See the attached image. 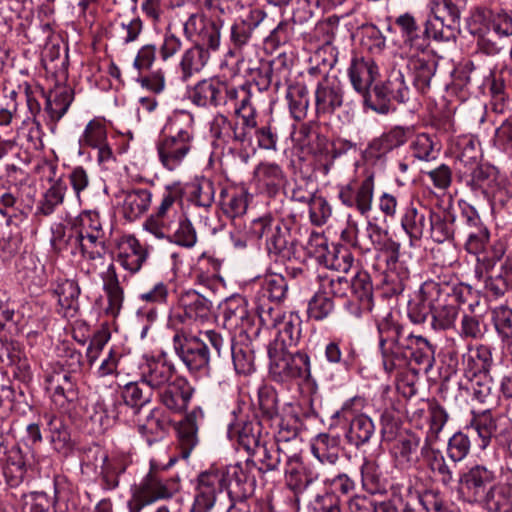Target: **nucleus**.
Listing matches in <instances>:
<instances>
[{
  "instance_id": "obj_2",
  "label": "nucleus",
  "mask_w": 512,
  "mask_h": 512,
  "mask_svg": "<svg viewBox=\"0 0 512 512\" xmlns=\"http://www.w3.org/2000/svg\"><path fill=\"white\" fill-rule=\"evenodd\" d=\"M418 302L410 304L408 316L415 324H424L434 331L454 326L458 316L455 297H450L449 286L433 280L425 281L418 291Z\"/></svg>"
},
{
  "instance_id": "obj_56",
  "label": "nucleus",
  "mask_w": 512,
  "mask_h": 512,
  "mask_svg": "<svg viewBox=\"0 0 512 512\" xmlns=\"http://www.w3.org/2000/svg\"><path fill=\"white\" fill-rule=\"evenodd\" d=\"M495 181L496 172L492 167L476 165L472 169L466 183L473 191H480L481 193L488 195L493 193Z\"/></svg>"
},
{
  "instance_id": "obj_3",
  "label": "nucleus",
  "mask_w": 512,
  "mask_h": 512,
  "mask_svg": "<svg viewBox=\"0 0 512 512\" xmlns=\"http://www.w3.org/2000/svg\"><path fill=\"white\" fill-rule=\"evenodd\" d=\"M222 20H207L202 13H192L183 23V33L187 39H196V44L187 49L179 66L182 79H189L199 72L209 60V51H217L221 43Z\"/></svg>"
},
{
  "instance_id": "obj_24",
  "label": "nucleus",
  "mask_w": 512,
  "mask_h": 512,
  "mask_svg": "<svg viewBox=\"0 0 512 512\" xmlns=\"http://www.w3.org/2000/svg\"><path fill=\"white\" fill-rule=\"evenodd\" d=\"M204 420L201 407L193 408L179 423L177 428L180 455L187 459L198 444V426Z\"/></svg>"
},
{
  "instance_id": "obj_51",
  "label": "nucleus",
  "mask_w": 512,
  "mask_h": 512,
  "mask_svg": "<svg viewBox=\"0 0 512 512\" xmlns=\"http://www.w3.org/2000/svg\"><path fill=\"white\" fill-rule=\"evenodd\" d=\"M467 428L477 433L479 438L478 447L485 449L496 433L497 423L490 410H485L482 413L474 414Z\"/></svg>"
},
{
  "instance_id": "obj_38",
  "label": "nucleus",
  "mask_w": 512,
  "mask_h": 512,
  "mask_svg": "<svg viewBox=\"0 0 512 512\" xmlns=\"http://www.w3.org/2000/svg\"><path fill=\"white\" fill-rule=\"evenodd\" d=\"M433 210L427 208L421 203H411L405 210L401 219V225L411 239L419 240L422 238L426 229V218Z\"/></svg>"
},
{
  "instance_id": "obj_55",
  "label": "nucleus",
  "mask_w": 512,
  "mask_h": 512,
  "mask_svg": "<svg viewBox=\"0 0 512 512\" xmlns=\"http://www.w3.org/2000/svg\"><path fill=\"white\" fill-rule=\"evenodd\" d=\"M422 455L427 461L430 470L439 477V480L446 486L453 482V471L446 463L440 450L432 449L425 445L421 449Z\"/></svg>"
},
{
  "instance_id": "obj_59",
  "label": "nucleus",
  "mask_w": 512,
  "mask_h": 512,
  "mask_svg": "<svg viewBox=\"0 0 512 512\" xmlns=\"http://www.w3.org/2000/svg\"><path fill=\"white\" fill-rule=\"evenodd\" d=\"M319 289L329 297H348L350 291L349 279L336 274H323L318 276Z\"/></svg>"
},
{
  "instance_id": "obj_22",
  "label": "nucleus",
  "mask_w": 512,
  "mask_h": 512,
  "mask_svg": "<svg viewBox=\"0 0 512 512\" xmlns=\"http://www.w3.org/2000/svg\"><path fill=\"white\" fill-rule=\"evenodd\" d=\"M234 420L228 425V436L236 439L249 454H252L261 444L260 424L246 420L242 415L232 412Z\"/></svg>"
},
{
  "instance_id": "obj_6",
  "label": "nucleus",
  "mask_w": 512,
  "mask_h": 512,
  "mask_svg": "<svg viewBox=\"0 0 512 512\" xmlns=\"http://www.w3.org/2000/svg\"><path fill=\"white\" fill-rule=\"evenodd\" d=\"M270 373L280 382L292 379H308L310 376V359L306 353H288L279 347H269Z\"/></svg>"
},
{
  "instance_id": "obj_27",
  "label": "nucleus",
  "mask_w": 512,
  "mask_h": 512,
  "mask_svg": "<svg viewBox=\"0 0 512 512\" xmlns=\"http://www.w3.org/2000/svg\"><path fill=\"white\" fill-rule=\"evenodd\" d=\"M118 249L117 261L131 273L138 272L148 257L146 247L134 235L124 236Z\"/></svg>"
},
{
  "instance_id": "obj_12",
  "label": "nucleus",
  "mask_w": 512,
  "mask_h": 512,
  "mask_svg": "<svg viewBox=\"0 0 512 512\" xmlns=\"http://www.w3.org/2000/svg\"><path fill=\"white\" fill-rule=\"evenodd\" d=\"M300 442L296 435L285 438L279 435L274 442H263L251 455L258 463L260 472L275 471L282 462L296 459V449Z\"/></svg>"
},
{
  "instance_id": "obj_7",
  "label": "nucleus",
  "mask_w": 512,
  "mask_h": 512,
  "mask_svg": "<svg viewBox=\"0 0 512 512\" xmlns=\"http://www.w3.org/2000/svg\"><path fill=\"white\" fill-rule=\"evenodd\" d=\"M176 490L171 481L149 472L139 484L132 487V495L127 503L128 510L129 512H141L148 505L171 498Z\"/></svg>"
},
{
  "instance_id": "obj_30",
  "label": "nucleus",
  "mask_w": 512,
  "mask_h": 512,
  "mask_svg": "<svg viewBox=\"0 0 512 512\" xmlns=\"http://www.w3.org/2000/svg\"><path fill=\"white\" fill-rule=\"evenodd\" d=\"M254 179L262 191L269 196L278 193L286 181L283 169L274 162H261L254 170Z\"/></svg>"
},
{
  "instance_id": "obj_36",
  "label": "nucleus",
  "mask_w": 512,
  "mask_h": 512,
  "mask_svg": "<svg viewBox=\"0 0 512 512\" xmlns=\"http://www.w3.org/2000/svg\"><path fill=\"white\" fill-rule=\"evenodd\" d=\"M430 237L437 243L451 241L457 238L458 217L450 212H430Z\"/></svg>"
},
{
  "instance_id": "obj_44",
  "label": "nucleus",
  "mask_w": 512,
  "mask_h": 512,
  "mask_svg": "<svg viewBox=\"0 0 512 512\" xmlns=\"http://www.w3.org/2000/svg\"><path fill=\"white\" fill-rule=\"evenodd\" d=\"M311 450L322 464L334 465L339 460L340 438L326 433L319 434L314 439Z\"/></svg>"
},
{
  "instance_id": "obj_31",
  "label": "nucleus",
  "mask_w": 512,
  "mask_h": 512,
  "mask_svg": "<svg viewBox=\"0 0 512 512\" xmlns=\"http://www.w3.org/2000/svg\"><path fill=\"white\" fill-rule=\"evenodd\" d=\"M30 466L29 453L23 452L18 446L12 447L7 452L3 467L7 484L11 487L19 486L24 481Z\"/></svg>"
},
{
  "instance_id": "obj_35",
  "label": "nucleus",
  "mask_w": 512,
  "mask_h": 512,
  "mask_svg": "<svg viewBox=\"0 0 512 512\" xmlns=\"http://www.w3.org/2000/svg\"><path fill=\"white\" fill-rule=\"evenodd\" d=\"M79 284L75 280L65 279L57 284L54 294L58 298V312L66 318H74L79 311Z\"/></svg>"
},
{
  "instance_id": "obj_32",
  "label": "nucleus",
  "mask_w": 512,
  "mask_h": 512,
  "mask_svg": "<svg viewBox=\"0 0 512 512\" xmlns=\"http://www.w3.org/2000/svg\"><path fill=\"white\" fill-rule=\"evenodd\" d=\"M122 211L125 219L135 221L150 208L152 192L147 188L134 187L123 191Z\"/></svg>"
},
{
  "instance_id": "obj_42",
  "label": "nucleus",
  "mask_w": 512,
  "mask_h": 512,
  "mask_svg": "<svg viewBox=\"0 0 512 512\" xmlns=\"http://www.w3.org/2000/svg\"><path fill=\"white\" fill-rule=\"evenodd\" d=\"M485 288L496 297L504 295L512 289V258L507 256L492 270L485 281Z\"/></svg>"
},
{
  "instance_id": "obj_19",
  "label": "nucleus",
  "mask_w": 512,
  "mask_h": 512,
  "mask_svg": "<svg viewBox=\"0 0 512 512\" xmlns=\"http://www.w3.org/2000/svg\"><path fill=\"white\" fill-rule=\"evenodd\" d=\"M275 321L272 324H262L264 327L276 329L277 334L273 343L269 347H279L282 350H288L296 346L301 338V319L295 313L285 314L282 310L278 311Z\"/></svg>"
},
{
  "instance_id": "obj_5",
  "label": "nucleus",
  "mask_w": 512,
  "mask_h": 512,
  "mask_svg": "<svg viewBox=\"0 0 512 512\" xmlns=\"http://www.w3.org/2000/svg\"><path fill=\"white\" fill-rule=\"evenodd\" d=\"M255 293L256 312L261 324H272V316L277 317L281 304L287 298L288 283L284 276L277 273L265 275L259 279Z\"/></svg>"
},
{
  "instance_id": "obj_54",
  "label": "nucleus",
  "mask_w": 512,
  "mask_h": 512,
  "mask_svg": "<svg viewBox=\"0 0 512 512\" xmlns=\"http://www.w3.org/2000/svg\"><path fill=\"white\" fill-rule=\"evenodd\" d=\"M360 96L365 106L379 114H388L392 109V99L387 82L376 84L372 90L368 89L366 93H362Z\"/></svg>"
},
{
  "instance_id": "obj_29",
  "label": "nucleus",
  "mask_w": 512,
  "mask_h": 512,
  "mask_svg": "<svg viewBox=\"0 0 512 512\" xmlns=\"http://www.w3.org/2000/svg\"><path fill=\"white\" fill-rule=\"evenodd\" d=\"M408 67L413 75V84L418 91L425 93L437 69V61L427 50L424 53L412 54Z\"/></svg>"
},
{
  "instance_id": "obj_14",
  "label": "nucleus",
  "mask_w": 512,
  "mask_h": 512,
  "mask_svg": "<svg viewBox=\"0 0 512 512\" xmlns=\"http://www.w3.org/2000/svg\"><path fill=\"white\" fill-rule=\"evenodd\" d=\"M29 176L14 164L6 166V178L0 177V216L7 226L14 224L18 211L16 191L28 183Z\"/></svg>"
},
{
  "instance_id": "obj_11",
  "label": "nucleus",
  "mask_w": 512,
  "mask_h": 512,
  "mask_svg": "<svg viewBox=\"0 0 512 512\" xmlns=\"http://www.w3.org/2000/svg\"><path fill=\"white\" fill-rule=\"evenodd\" d=\"M254 84L245 82L235 86L223 81L220 107L232 110L236 118L256 124L257 110L253 103Z\"/></svg>"
},
{
  "instance_id": "obj_52",
  "label": "nucleus",
  "mask_w": 512,
  "mask_h": 512,
  "mask_svg": "<svg viewBox=\"0 0 512 512\" xmlns=\"http://www.w3.org/2000/svg\"><path fill=\"white\" fill-rule=\"evenodd\" d=\"M412 155L420 161H432L436 159L441 150V144L436 135L419 133L411 141Z\"/></svg>"
},
{
  "instance_id": "obj_64",
  "label": "nucleus",
  "mask_w": 512,
  "mask_h": 512,
  "mask_svg": "<svg viewBox=\"0 0 512 512\" xmlns=\"http://www.w3.org/2000/svg\"><path fill=\"white\" fill-rule=\"evenodd\" d=\"M486 505L492 512H512V487L492 485L490 498Z\"/></svg>"
},
{
  "instance_id": "obj_39",
  "label": "nucleus",
  "mask_w": 512,
  "mask_h": 512,
  "mask_svg": "<svg viewBox=\"0 0 512 512\" xmlns=\"http://www.w3.org/2000/svg\"><path fill=\"white\" fill-rule=\"evenodd\" d=\"M492 362V352L487 345H478L475 349L469 346L468 352L462 355L466 377L488 374Z\"/></svg>"
},
{
  "instance_id": "obj_26",
  "label": "nucleus",
  "mask_w": 512,
  "mask_h": 512,
  "mask_svg": "<svg viewBox=\"0 0 512 512\" xmlns=\"http://www.w3.org/2000/svg\"><path fill=\"white\" fill-rule=\"evenodd\" d=\"M101 279L103 282V292L107 302V305L104 307V313L115 318L119 315L123 307L125 293L113 264H110L106 271L101 274Z\"/></svg>"
},
{
  "instance_id": "obj_21",
  "label": "nucleus",
  "mask_w": 512,
  "mask_h": 512,
  "mask_svg": "<svg viewBox=\"0 0 512 512\" xmlns=\"http://www.w3.org/2000/svg\"><path fill=\"white\" fill-rule=\"evenodd\" d=\"M174 365L164 358L147 359L140 366L141 383L151 390L160 391L174 380Z\"/></svg>"
},
{
  "instance_id": "obj_16",
  "label": "nucleus",
  "mask_w": 512,
  "mask_h": 512,
  "mask_svg": "<svg viewBox=\"0 0 512 512\" xmlns=\"http://www.w3.org/2000/svg\"><path fill=\"white\" fill-rule=\"evenodd\" d=\"M173 348L190 372H198L208 367L210 354L203 339L177 332L173 336Z\"/></svg>"
},
{
  "instance_id": "obj_18",
  "label": "nucleus",
  "mask_w": 512,
  "mask_h": 512,
  "mask_svg": "<svg viewBox=\"0 0 512 512\" xmlns=\"http://www.w3.org/2000/svg\"><path fill=\"white\" fill-rule=\"evenodd\" d=\"M344 88L335 77L325 75L314 91V108L317 118L333 114L344 104Z\"/></svg>"
},
{
  "instance_id": "obj_13",
  "label": "nucleus",
  "mask_w": 512,
  "mask_h": 512,
  "mask_svg": "<svg viewBox=\"0 0 512 512\" xmlns=\"http://www.w3.org/2000/svg\"><path fill=\"white\" fill-rule=\"evenodd\" d=\"M255 128L256 124L217 114L211 123L210 132L212 137L222 144L246 148L252 146Z\"/></svg>"
},
{
  "instance_id": "obj_37",
  "label": "nucleus",
  "mask_w": 512,
  "mask_h": 512,
  "mask_svg": "<svg viewBox=\"0 0 512 512\" xmlns=\"http://www.w3.org/2000/svg\"><path fill=\"white\" fill-rule=\"evenodd\" d=\"M420 439L414 435L401 437L393 446L392 455L397 469L405 471L418 462Z\"/></svg>"
},
{
  "instance_id": "obj_28",
  "label": "nucleus",
  "mask_w": 512,
  "mask_h": 512,
  "mask_svg": "<svg viewBox=\"0 0 512 512\" xmlns=\"http://www.w3.org/2000/svg\"><path fill=\"white\" fill-rule=\"evenodd\" d=\"M411 134L409 127L395 126L374 138L367 147V152L375 157L381 158L397 149L408 141Z\"/></svg>"
},
{
  "instance_id": "obj_53",
  "label": "nucleus",
  "mask_w": 512,
  "mask_h": 512,
  "mask_svg": "<svg viewBox=\"0 0 512 512\" xmlns=\"http://www.w3.org/2000/svg\"><path fill=\"white\" fill-rule=\"evenodd\" d=\"M289 75L290 72L284 60L278 59L260 71L259 79L255 85L258 86L260 91L267 90L271 85L279 88L283 82L288 80Z\"/></svg>"
},
{
  "instance_id": "obj_43",
  "label": "nucleus",
  "mask_w": 512,
  "mask_h": 512,
  "mask_svg": "<svg viewBox=\"0 0 512 512\" xmlns=\"http://www.w3.org/2000/svg\"><path fill=\"white\" fill-rule=\"evenodd\" d=\"M44 132L40 122L36 118H26L18 127L14 143L25 146L28 150H42Z\"/></svg>"
},
{
  "instance_id": "obj_20",
  "label": "nucleus",
  "mask_w": 512,
  "mask_h": 512,
  "mask_svg": "<svg viewBox=\"0 0 512 512\" xmlns=\"http://www.w3.org/2000/svg\"><path fill=\"white\" fill-rule=\"evenodd\" d=\"M400 243L389 238L378 251L377 258H383L386 269V281L392 284L391 291L395 294L403 292L404 282L409 278V271L399 263Z\"/></svg>"
},
{
  "instance_id": "obj_34",
  "label": "nucleus",
  "mask_w": 512,
  "mask_h": 512,
  "mask_svg": "<svg viewBox=\"0 0 512 512\" xmlns=\"http://www.w3.org/2000/svg\"><path fill=\"white\" fill-rule=\"evenodd\" d=\"M178 304L188 319L204 322L211 316L212 303L195 290L182 292Z\"/></svg>"
},
{
  "instance_id": "obj_60",
  "label": "nucleus",
  "mask_w": 512,
  "mask_h": 512,
  "mask_svg": "<svg viewBox=\"0 0 512 512\" xmlns=\"http://www.w3.org/2000/svg\"><path fill=\"white\" fill-rule=\"evenodd\" d=\"M144 30V22L139 16L123 18L116 27V37L123 45L138 41Z\"/></svg>"
},
{
  "instance_id": "obj_57",
  "label": "nucleus",
  "mask_w": 512,
  "mask_h": 512,
  "mask_svg": "<svg viewBox=\"0 0 512 512\" xmlns=\"http://www.w3.org/2000/svg\"><path fill=\"white\" fill-rule=\"evenodd\" d=\"M388 232L379 225L369 221L365 233L361 236V242L358 243V249L362 253H368L372 250L379 251L389 239Z\"/></svg>"
},
{
  "instance_id": "obj_46",
  "label": "nucleus",
  "mask_w": 512,
  "mask_h": 512,
  "mask_svg": "<svg viewBox=\"0 0 512 512\" xmlns=\"http://www.w3.org/2000/svg\"><path fill=\"white\" fill-rule=\"evenodd\" d=\"M266 248L269 254H274L282 259H289L293 254V243L290 241V230L279 221L266 239Z\"/></svg>"
},
{
  "instance_id": "obj_62",
  "label": "nucleus",
  "mask_w": 512,
  "mask_h": 512,
  "mask_svg": "<svg viewBox=\"0 0 512 512\" xmlns=\"http://www.w3.org/2000/svg\"><path fill=\"white\" fill-rule=\"evenodd\" d=\"M190 200L197 206L209 208L214 202V183L205 177L197 179L190 186Z\"/></svg>"
},
{
  "instance_id": "obj_63",
  "label": "nucleus",
  "mask_w": 512,
  "mask_h": 512,
  "mask_svg": "<svg viewBox=\"0 0 512 512\" xmlns=\"http://www.w3.org/2000/svg\"><path fill=\"white\" fill-rule=\"evenodd\" d=\"M177 222L178 227L174 232L171 231L167 240L181 247H194L197 242V233L192 222L185 216H179Z\"/></svg>"
},
{
  "instance_id": "obj_40",
  "label": "nucleus",
  "mask_w": 512,
  "mask_h": 512,
  "mask_svg": "<svg viewBox=\"0 0 512 512\" xmlns=\"http://www.w3.org/2000/svg\"><path fill=\"white\" fill-rule=\"evenodd\" d=\"M249 193L244 188L222 189L220 206L222 212L229 218L243 216L248 208Z\"/></svg>"
},
{
  "instance_id": "obj_1",
  "label": "nucleus",
  "mask_w": 512,
  "mask_h": 512,
  "mask_svg": "<svg viewBox=\"0 0 512 512\" xmlns=\"http://www.w3.org/2000/svg\"><path fill=\"white\" fill-rule=\"evenodd\" d=\"M377 330L383 367L387 373L405 368L410 361L425 371L432 368L435 348L426 338L406 333L391 314L378 321Z\"/></svg>"
},
{
  "instance_id": "obj_4",
  "label": "nucleus",
  "mask_w": 512,
  "mask_h": 512,
  "mask_svg": "<svg viewBox=\"0 0 512 512\" xmlns=\"http://www.w3.org/2000/svg\"><path fill=\"white\" fill-rule=\"evenodd\" d=\"M187 123L170 135L162 136L156 143L158 159L164 169L179 170L187 161L195 146L193 118L186 115Z\"/></svg>"
},
{
  "instance_id": "obj_23",
  "label": "nucleus",
  "mask_w": 512,
  "mask_h": 512,
  "mask_svg": "<svg viewBox=\"0 0 512 512\" xmlns=\"http://www.w3.org/2000/svg\"><path fill=\"white\" fill-rule=\"evenodd\" d=\"M194 388L181 377L174 380L158 392L160 402L171 412L182 413L188 407Z\"/></svg>"
},
{
  "instance_id": "obj_58",
  "label": "nucleus",
  "mask_w": 512,
  "mask_h": 512,
  "mask_svg": "<svg viewBox=\"0 0 512 512\" xmlns=\"http://www.w3.org/2000/svg\"><path fill=\"white\" fill-rule=\"evenodd\" d=\"M51 232L50 244L54 251L58 253L69 251L72 255H76V242L78 239L75 229L67 232L66 227L59 223L52 226Z\"/></svg>"
},
{
  "instance_id": "obj_48",
  "label": "nucleus",
  "mask_w": 512,
  "mask_h": 512,
  "mask_svg": "<svg viewBox=\"0 0 512 512\" xmlns=\"http://www.w3.org/2000/svg\"><path fill=\"white\" fill-rule=\"evenodd\" d=\"M67 184L58 179L43 193L36 208L37 215L50 216L64 202Z\"/></svg>"
},
{
  "instance_id": "obj_15",
  "label": "nucleus",
  "mask_w": 512,
  "mask_h": 512,
  "mask_svg": "<svg viewBox=\"0 0 512 512\" xmlns=\"http://www.w3.org/2000/svg\"><path fill=\"white\" fill-rule=\"evenodd\" d=\"M226 486L224 470L212 468L200 473L197 477L191 512H210L218 495L223 493Z\"/></svg>"
},
{
  "instance_id": "obj_17",
  "label": "nucleus",
  "mask_w": 512,
  "mask_h": 512,
  "mask_svg": "<svg viewBox=\"0 0 512 512\" xmlns=\"http://www.w3.org/2000/svg\"><path fill=\"white\" fill-rule=\"evenodd\" d=\"M374 187L373 174L363 179H352L347 184L339 186L338 198L344 206L354 208L362 216H367L372 210Z\"/></svg>"
},
{
  "instance_id": "obj_25",
  "label": "nucleus",
  "mask_w": 512,
  "mask_h": 512,
  "mask_svg": "<svg viewBox=\"0 0 512 512\" xmlns=\"http://www.w3.org/2000/svg\"><path fill=\"white\" fill-rule=\"evenodd\" d=\"M379 75L377 64L370 58L354 57L348 68V77L354 90L361 95L370 89Z\"/></svg>"
},
{
  "instance_id": "obj_41",
  "label": "nucleus",
  "mask_w": 512,
  "mask_h": 512,
  "mask_svg": "<svg viewBox=\"0 0 512 512\" xmlns=\"http://www.w3.org/2000/svg\"><path fill=\"white\" fill-rule=\"evenodd\" d=\"M296 459L288 460L285 469V480L287 487L293 491L296 500L299 494L303 493L312 483L313 478L306 472L301 462L300 449H296Z\"/></svg>"
},
{
  "instance_id": "obj_9",
  "label": "nucleus",
  "mask_w": 512,
  "mask_h": 512,
  "mask_svg": "<svg viewBox=\"0 0 512 512\" xmlns=\"http://www.w3.org/2000/svg\"><path fill=\"white\" fill-rule=\"evenodd\" d=\"M70 371L61 369L54 371L47 378V390L51 393L53 403L61 410L68 409V405L77 398L76 379L72 372L81 367L82 355L80 352L70 351Z\"/></svg>"
},
{
  "instance_id": "obj_8",
  "label": "nucleus",
  "mask_w": 512,
  "mask_h": 512,
  "mask_svg": "<svg viewBox=\"0 0 512 512\" xmlns=\"http://www.w3.org/2000/svg\"><path fill=\"white\" fill-rule=\"evenodd\" d=\"M496 479L495 470L482 464H476L460 476L459 493L468 503L486 504Z\"/></svg>"
},
{
  "instance_id": "obj_45",
  "label": "nucleus",
  "mask_w": 512,
  "mask_h": 512,
  "mask_svg": "<svg viewBox=\"0 0 512 512\" xmlns=\"http://www.w3.org/2000/svg\"><path fill=\"white\" fill-rule=\"evenodd\" d=\"M74 99V92L70 87L61 86L50 91L46 97L45 110L51 121L58 122L68 111Z\"/></svg>"
},
{
  "instance_id": "obj_33",
  "label": "nucleus",
  "mask_w": 512,
  "mask_h": 512,
  "mask_svg": "<svg viewBox=\"0 0 512 512\" xmlns=\"http://www.w3.org/2000/svg\"><path fill=\"white\" fill-rule=\"evenodd\" d=\"M223 81L209 78L199 81L189 93V99L198 107H220Z\"/></svg>"
},
{
  "instance_id": "obj_49",
  "label": "nucleus",
  "mask_w": 512,
  "mask_h": 512,
  "mask_svg": "<svg viewBox=\"0 0 512 512\" xmlns=\"http://www.w3.org/2000/svg\"><path fill=\"white\" fill-rule=\"evenodd\" d=\"M349 293L359 302L361 311L372 310V283L367 272L357 271L349 279Z\"/></svg>"
},
{
  "instance_id": "obj_61",
  "label": "nucleus",
  "mask_w": 512,
  "mask_h": 512,
  "mask_svg": "<svg viewBox=\"0 0 512 512\" xmlns=\"http://www.w3.org/2000/svg\"><path fill=\"white\" fill-rule=\"evenodd\" d=\"M290 113L295 120H302L307 116L309 109L308 90L305 86L289 87L286 93Z\"/></svg>"
},
{
  "instance_id": "obj_10",
  "label": "nucleus",
  "mask_w": 512,
  "mask_h": 512,
  "mask_svg": "<svg viewBox=\"0 0 512 512\" xmlns=\"http://www.w3.org/2000/svg\"><path fill=\"white\" fill-rule=\"evenodd\" d=\"M457 239L464 241V248L469 254L479 257L490 240V232L481 221L477 211L469 207L458 217Z\"/></svg>"
},
{
  "instance_id": "obj_50",
  "label": "nucleus",
  "mask_w": 512,
  "mask_h": 512,
  "mask_svg": "<svg viewBox=\"0 0 512 512\" xmlns=\"http://www.w3.org/2000/svg\"><path fill=\"white\" fill-rule=\"evenodd\" d=\"M424 26L429 40L432 38L438 42H450L456 39L459 23L434 14L426 20Z\"/></svg>"
},
{
  "instance_id": "obj_47",
  "label": "nucleus",
  "mask_w": 512,
  "mask_h": 512,
  "mask_svg": "<svg viewBox=\"0 0 512 512\" xmlns=\"http://www.w3.org/2000/svg\"><path fill=\"white\" fill-rule=\"evenodd\" d=\"M375 434V425L367 415H359L349 422L345 438L350 445L360 448L369 443Z\"/></svg>"
}]
</instances>
